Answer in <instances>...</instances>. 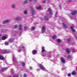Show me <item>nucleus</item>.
Segmentation results:
<instances>
[{"label":"nucleus","mask_w":77,"mask_h":77,"mask_svg":"<svg viewBox=\"0 0 77 77\" xmlns=\"http://www.w3.org/2000/svg\"><path fill=\"white\" fill-rule=\"evenodd\" d=\"M19 48H20L17 50L19 53H20V52H21L22 51H23V52H24L25 54L26 53V50L24 49H25L24 46H23V45H21L19 47Z\"/></svg>","instance_id":"f257e3e1"},{"label":"nucleus","mask_w":77,"mask_h":77,"mask_svg":"<svg viewBox=\"0 0 77 77\" xmlns=\"http://www.w3.org/2000/svg\"><path fill=\"white\" fill-rule=\"evenodd\" d=\"M38 65L39 66V68H40L41 69H42V70L44 71H46V69L41 64H38Z\"/></svg>","instance_id":"f03ea898"},{"label":"nucleus","mask_w":77,"mask_h":77,"mask_svg":"<svg viewBox=\"0 0 77 77\" xmlns=\"http://www.w3.org/2000/svg\"><path fill=\"white\" fill-rule=\"evenodd\" d=\"M49 12V14H50V15H51L53 13L52 12V10L50 8L48 9V10L47 11V12Z\"/></svg>","instance_id":"7ed1b4c3"},{"label":"nucleus","mask_w":77,"mask_h":77,"mask_svg":"<svg viewBox=\"0 0 77 77\" xmlns=\"http://www.w3.org/2000/svg\"><path fill=\"white\" fill-rule=\"evenodd\" d=\"M77 11L75 10V11L72 12L71 13V14L72 15H75V14H77Z\"/></svg>","instance_id":"20e7f679"},{"label":"nucleus","mask_w":77,"mask_h":77,"mask_svg":"<svg viewBox=\"0 0 77 77\" xmlns=\"http://www.w3.org/2000/svg\"><path fill=\"white\" fill-rule=\"evenodd\" d=\"M32 54L33 55H35V54H36V53H37V51L35 50H34L32 52Z\"/></svg>","instance_id":"39448f33"},{"label":"nucleus","mask_w":77,"mask_h":77,"mask_svg":"<svg viewBox=\"0 0 77 77\" xmlns=\"http://www.w3.org/2000/svg\"><path fill=\"white\" fill-rule=\"evenodd\" d=\"M13 62H17V59H16V58L14 55H13Z\"/></svg>","instance_id":"423d86ee"},{"label":"nucleus","mask_w":77,"mask_h":77,"mask_svg":"<svg viewBox=\"0 0 77 77\" xmlns=\"http://www.w3.org/2000/svg\"><path fill=\"white\" fill-rule=\"evenodd\" d=\"M9 20H5L3 22V24H6V23H9Z\"/></svg>","instance_id":"0eeeda50"},{"label":"nucleus","mask_w":77,"mask_h":77,"mask_svg":"<svg viewBox=\"0 0 77 77\" xmlns=\"http://www.w3.org/2000/svg\"><path fill=\"white\" fill-rule=\"evenodd\" d=\"M63 26L64 28H65V29H67L68 28V26L67 25H66V24H65L64 23H62Z\"/></svg>","instance_id":"6e6552de"},{"label":"nucleus","mask_w":77,"mask_h":77,"mask_svg":"<svg viewBox=\"0 0 77 77\" xmlns=\"http://www.w3.org/2000/svg\"><path fill=\"white\" fill-rule=\"evenodd\" d=\"M67 42L69 44L70 43H71V42H72V40H71V38H69L67 39Z\"/></svg>","instance_id":"1a4fd4ad"},{"label":"nucleus","mask_w":77,"mask_h":77,"mask_svg":"<svg viewBox=\"0 0 77 77\" xmlns=\"http://www.w3.org/2000/svg\"><path fill=\"white\" fill-rule=\"evenodd\" d=\"M7 69V68L6 67L5 68H2L1 70V71H2V72H4V71H6Z\"/></svg>","instance_id":"9d476101"},{"label":"nucleus","mask_w":77,"mask_h":77,"mask_svg":"<svg viewBox=\"0 0 77 77\" xmlns=\"http://www.w3.org/2000/svg\"><path fill=\"white\" fill-rule=\"evenodd\" d=\"M61 62H62L63 63H65V60L63 58H61Z\"/></svg>","instance_id":"9b49d317"},{"label":"nucleus","mask_w":77,"mask_h":77,"mask_svg":"<svg viewBox=\"0 0 77 77\" xmlns=\"http://www.w3.org/2000/svg\"><path fill=\"white\" fill-rule=\"evenodd\" d=\"M70 27L71 30H72L73 32H75V29H74V26H71Z\"/></svg>","instance_id":"f8f14e48"},{"label":"nucleus","mask_w":77,"mask_h":77,"mask_svg":"<svg viewBox=\"0 0 77 77\" xmlns=\"http://www.w3.org/2000/svg\"><path fill=\"white\" fill-rule=\"evenodd\" d=\"M8 51L7 50H5L4 51L2 52V54H6V53H8Z\"/></svg>","instance_id":"ddd939ff"},{"label":"nucleus","mask_w":77,"mask_h":77,"mask_svg":"<svg viewBox=\"0 0 77 77\" xmlns=\"http://www.w3.org/2000/svg\"><path fill=\"white\" fill-rule=\"evenodd\" d=\"M0 60H4V57L3 56L1 55H0Z\"/></svg>","instance_id":"4468645a"},{"label":"nucleus","mask_w":77,"mask_h":77,"mask_svg":"<svg viewBox=\"0 0 77 77\" xmlns=\"http://www.w3.org/2000/svg\"><path fill=\"white\" fill-rule=\"evenodd\" d=\"M6 36H3L2 37V40H5L6 39Z\"/></svg>","instance_id":"2eb2a0df"},{"label":"nucleus","mask_w":77,"mask_h":77,"mask_svg":"<svg viewBox=\"0 0 77 77\" xmlns=\"http://www.w3.org/2000/svg\"><path fill=\"white\" fill-rule=\"evenodd\" d=\"M42 49V52H44V51H45V52H46V50H45V48L44 47H43Z\"/></svg>","instance_id":"dca6fc26"},{"label":"nucleus","mask_w":77,"mask_h":77,"mask_svg":"<svg viewBox=\"0 0 77 77\" xmlns=\"http://www.w3.org/2000/svg\"><path fill=\"white\" fill-rule=\"evenodd\" d=\"M66 51L67 53L68 54L70 53V51H69V49L66 48Z\"/></svg>","instance_id":"f3484780"},{"label":"nucleus","mask_w":77,"mask_h":77,"mask_svg":"<svg viewBox=\"0 0 77 77\" xmlns=\"http://www.w3.org/2000/svg\"><path fill=\"white\" fill-rule=\"evenodd\" d=\"M22 26L21 25H19V29L20 30H22Z\"/></svg>","instance_id":"a211bd4d"},{"label":"nucleus","mask_w":77,"mask_h":77,"mask_svg":"<svg viewBox=\"0 0 77 77\" xmlns=\"http://www.w3.org/2000/svg\"><path fill=\"white\" fill-rule=\"evenodd\" d=\"M45 26H43L42 27V32H44V31H45Z\"/></svg>","instance_id":"6ab92c4d"},{"label":"nucleus","mask_w":77,"mask_h":77,"mask_svg":"<svg viewBox=\"0 0 77 77\" xmlns=\"http://www.w3.org/2000/svg\"><path fill=\"white\" fill-rule=\"evenodd\" d=\"M57 42H58V43H60L61 40L60 39H57Z\"/></svg>","instance_id":"aec40b11"},{"label":"nucleus","mask_w":77,"mask_h":77,"mask_svg":"<svg viewBox=\"0 0 77 77\" xmlns=\"http://www.w3.org/2000/svg\"><path fill=\"white\" fill-rule=\"evenodd\" d=\"M52 38L53 39H55L56 38V36L55 35H54L52 37Z\"/></svg>","instance_id":"412c9836"},{"label":"nucleus","mask_w":77,"mask_h":77,"mask_svg":"<svg viewBox=\"0 0 77 77\" xmlns=\"http://www.w3.org/2000/svg\"><path fill=\"white\" fill-rule=\"evenodd\" d=\"M27 2H28V0H26L25 1H24L23 2V4H26V3H27Z\"/></svg>","instance_id":"4be33fe9"},{"label":"nucleus","mask_w":77,"mask_h":77,"mask_svg":"<svg viewBox=\"0 0 77 77\" xmlns=\"http://www.w3.org/2000/svg\"><path fill=\"white\" fill-rule=\"evenodd\" d=\"M45 19L46 20H48V17H47L46 16H45Z\"/></svg>","instance_id":"5701e85b"},{"label":"nucleus","mask_w":77,"mask_h":77,"mask_svg":"<svg viewBox=\"0 0 77 77\" xmlns=\"http://www.w3.org/2000/svg\"><path fill=\"white\" fill-rule=\"evenodd\" d=\"M12 7L13 8H15V5L13 4L12 5Z\"/></svg>","instance_id":"b1692460"},{"label":"nucleus","mask_w":77,"mask_h":77,"mask_svg":"<svg viewBox=\"0 0 77 77\" xmlns=\"http://www.w3.org/2000/svg\"><path fill=\"white\" fill-rule=\"evenodd\" d=\"M14 40L13 38H11L10 39V42H13V41H14Z\"/></svg>","instance_id":"393cba45"},{"label":"nucleus","mask_w":77,"mask_h":77,"mask_svg":"<svg viewBox=\"0 0 77 77\" xmlns=\"http://www.w3.org/2000/svg\"><path fill=\"white\" fill-rule=\"evenodd\" d=\"M27 29H29V27H26V26H25L24 27V30H27Z\"/></svg>","instance_id":"a878e982"},{"label":"nucleus","mask_w":77,"mask_h":77,"mask_svg":"<svg viewBox=\"0 0 77 77\" xmlns=\"http://www.w3.org/2000/svg\"><path fill=\"white\" fill-rule=\"evenodd\" d=\"M76 74V73H75V72H72V74L73 75H75Z\"/></svg>","instance_id":"bb28decb"},{"label":"nucleus","mask_w":77,"mask_h":77,"mask_svg":"<svg viewBox=\"0 0 77 77\" xmlns=\"http://www.w3.org/2000/svg\"><path fill=\"white\" fill-rule=\"evenodd\" d=\"M16 20L17 21H20V18L19 17H17L16 19Z\"/></svg>","instance_id":"cd10ccee"},{"label":"nucleus","mask_w":77,"mask_h":77,"mask_svg":"<svg viewBox=\"0 0 77 77\" xmlns=\"http://www.w3.org/2000/svg\"><path fill=\"white\" fill-rule=\"evenodd\" d=\"M35 11L34 10H32V15H35Z\"/></svg>","instance_id":"c85d7f7f"},{"label":"nucleus","mask_w":77,"mask_h":77,"mask_svg":"<svg viewBox=\"0 0 77 77\" xmlns=\"http://www.w3.org/2000/svg\"><path fill=\"white\" fill-rule=\"evenodd\" d=\"M5 45H8L9 44H8V42H5Z\"/></svg>","instance_id":"c756f323"},{"label":"nucleus","mask_w":77,"mask_h":77,"mask_svg":"<svg viewBox=\"0 0 77 77\" xmlns=\"http://www.w3.org/2000/svg\"><path fill=\"white\" fill-rule=\"evenodd\" d=\"M22 66H25V64H24V63L23 62L22 63Z\"/></svg>","instance_id":"7c9ffc66"},{"label":"nucleus","mask_w":77,"mask_h":77,"mask_svg":"<svg viewBox=\"0 0 77 77\" xmlns=\"http://www.w3.org/2000/svg\"><path fill=\"white\" fill-rule=\"evenodd\" d=\"M18 27V25H15L14 26V29H17Z\"/></svg>","instance_id":"2f4dec72"},{"label":"nucleus","mask_w":77,"mask_h":77,"mask_svg":"<svg viewBox=\"0 0 77 77\" xmlns=\"http://www.w3.org/2000/svg\"><path fill=\"white\" fill-rule=\"evenodd\" d=\"M37 9H38V10H39L40 9H41V6H39L37 8Z\"/></svg>","instance_id":"473e14b6"},{"label":"nucleus","mask_w":77,"mask_h":77,"mask_svg":"<svg viewBox=\"0 0 77 77\" xmlns=\"http://www.w3.org/2000/svg\"><path fill=\"white\" fill-rule=\"evenodd\" d=\"M31 29L32 30H35V28L34 26H32L31 28Z\"/></svg>","instance_id":"72a5a7b5"},{"label":"nucleus","mask_w":77,"mask_h":77,"mask_svg":"<svg viewBox=\"0 0 77 77\" xmlns=\"http://www.w3.org/2000/svg\"><path fill=\"white\" fill-rule=\"evenodd\" d=\"M72 51L73 53H75V51L74 49H72Z\"/></svg>","instance_id":"f704fd0d"},{"label":"nucleus","mask_w":77,"mask_h":77,"mask_svg":"<svg viewBox=\"0 0 77 77\" xmlns=\"http://www.w3.org/2000/svg\"><path fill=\"white\" fill-rule=\"evenodd\" d=\"M24 14H27V11H25L24 12Z\"/></svg>","instance_id":"c9c22d12"},{"label":"nucleus","mask_w":77,"mask_h":77,"mask_svg":"<svg viewBox=\"0 0 77 77\" xmlns=\"http://www.w3.org/2000/svg\"><path fill=\"white\" fill-rule=\"evenodd\" d=\"M57 12H56V14H55V17H57Z\"/></svg>","instance_id":"e433bc0d"},{"label":"nucleus","mask_w":77,"mask_h":77,"mask_svg":"<svg viewBox=\"0 0 77 77\" xmlns=\"http://www.w3.org/2000/svg\"><path fill=\"white\" fill-rule=\"evenodd\" d=\"M70 58H71V56L69 55L68 57V59H69Z\"/></svg>","instance_id":"4c0bfd02"},{"label":"nucleus","mask_w":77,"mask_h":77,"mask_svg":"<svg viewBox=\"0 0 77 77\" xmlns=\"http://www.w3.org/2000/svg\"><path fill=\"white\" fill-rule=\"evenodd\" d=\"M70 18H71V19H72V20H73V17H72V16H70Z\"/></svg>","instance_id":"58836bf2"},{"label":"nucleus","mask_w":77,"mask_h":77,"mask_svg":"<svg viewBox=\"0 0 77 77\" xmlns=\"http://www.w3.org/2000/svg\"><path fill=\"white\" fill-rule=\"evenodd\" d=\"M64 69H65V67H63V68L62 69V70L63 71V70H64Z\"/></svg>","instance_id":"ea45409f"},{"label":"nucleus","mask_w":77,"mask_h":77,"mask_svg":"<svg viewBox=\"0 0 77 77\" xmlns=\"http://www.w3.org/2000/svg\"><path fill=\"white\" fill-rule=\"evenodd\" d=\"M27 75L26 74H25L24 75V77H27Z\"/></svg>","instance_id":"a19ab883"},{"label":"nucleus","mask_w":77,"mask_h":77,"mask_svg":"<svg viewBox=\"0 0 77 77\" xmlns=\"http://www.w3.org/2000/svg\"><path fill=\"white\" fill-rule=\"evenodd\" d=\"M68 76L69 77H70L71 76V74L70 73H69L68 74Z\"/></svg>","instance_id":"79ce46f5"},{"label":"nucleus","mask_w":77,"mask_h":77,"mask_svg":"<svg viewBox=\"0 0 77 77\" xmlns=\"http://www.w3.org/2000/svg\"><path fill=\"white\" fill-rule=\"evenodd\" d=\"M29 69H33V68L32 67H30Z\"/></svg>","instance_id":"37998d69"},{"label":"nucleus","mask_w":77,"mask_h":77,"mask_svg":"<svg viewBox=\"0 0 77 77\" xmlns=\"http://www.w3.org/2000/svg\"><path fill=\"white\" fill-rule=\"evenodd\" d=\"M34 0V2H36V1H37V0ZM29 1H30V2H31V1H32V0H29Z\"/></svg>","instance_id":"c03bdc74"},{"label":"nucleus","mask_w":77,"mask_h":77,"mask_svg":"<svg viewBox=\"0 0 77 77\" xmlns=\"http://www.w3.org/2000/svg\"><path fill=\"white\" fill-rule=\"evenodd\" d=\"M59 8H60V9H62V8H61V5H59Z\"/></svg>","instance_id":"a18cd8bd"},{"label":"nucleus","mask_w":77,"mask_h":77,"mask_svg":"<svg viewBox=\"0 0 77 77\" xmlns=\"http://www.w3.org/2000/svg\"><path fill=\"white\" fill-rule=\"evenodd\" d=\"M42 56H45V54H43Z\"/></svg>","instance_id":"49530a36"},{"label":"nucleus","mask_w":77,"mask_h":77,"mask_svg":"<svg viewBox=\"0 0 77 77\" xmlns=\"http://www.w3.org/2000/svg\"><path fill=\"white\" fill-rule=\"evenodd\" d=\"M40 70V69H37V71H39Z\"/></svg>","instance_id":"de8ad7c7"},{"label":"nucleus","mask_w":77,"mask_h":77,"mask_svg":"<svg viewBox=\"0 0 77 77\" xmlns=\"http://www.w3.org/2000/svg\"><path fill=\"white\" fill-rule=\"evenodd\" d=\"M13 77H18V76L17 75L15 76H13Z\"/></svg>","instance_id":"09e8293b"},{"label":"nucleus","mask_w":77,"mask_h":77,"mask_svg":"<svg viewBox=\"0 0 77 77\" xmlns=\"http://www.w3.org/2000/svg\"><path fill=\"white\" fill-rule=\"evenodd\" d=\"M45 1H44L43 2V3H45Z\"/></svg>","instance_id":"8fccbe9b"},{"label":"nucleus","mask_w":77,"mask_h":77,"mask_svg":"<svg viewBox=\"0 0 77 77\" xmlns=\"http://www.w3.org/2000/svg\"><path fill=\"white\" fill-rule=\"evenodd\" d=\"M75 38L77 39V37H76L75 36Z\"/></svg>","instance_id":"3c124183"},{"label":"nucleus","mask_w":77,"mask_h":77,"mask_svg":"<svg viewBox=\"0 0 77 77\" xmlns=\"http://www.w3.org/2000/svg\"><path fill=\"white\" fill-rule=\"evenodd\" d=\"M0 27H1V25H0Z\"/></svg>","instance_id":"603ef678"},{"label":"nucleus","mask_w":77,"mask_h":77,"mask_svg":"<svg viewBox=\"0 0 77 77\" xmlns=\"http://www.w3.org/2000/svg\"><path fill=\"white\" fill-rule=\"evenodd\" d=\"M69 2H70V1H69Z\"/></svg>","instance_id":"864d4df0"},{"label":"nucleus","mask_w":77,"mask_h":77,"mask_svg":"<svg viewBox=\"0 0 77 77\" xmlns=\"http://www.w3.org/2000/svg\"><path fill=\"white\" fill-rule=\"evenodd\" d=\"M20 77H22V76H21Z\"/></svg>","instance_id":"5fc2aeb1"}]
</instances>
